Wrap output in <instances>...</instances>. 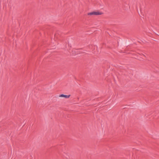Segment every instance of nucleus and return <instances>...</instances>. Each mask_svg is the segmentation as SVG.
I'll list each match as a JSON object with an SVG mask.
<instances>
[{"instance_id": "1", "label": "nucleus", "mask_w": 159, "mask_h": 159, "mask_svg": "<svg viewBox=\"0 0 159 159\" xmlns=\"http://www.w3.org/2000/svg\"><path fill=\"white\" fill-rule=\"evenodd\" d=\"M102 14V13L99 11H93L90 13H89L88 14V15H101Z\"/></svg>"}, {"instance_id": "2", "label": "nucleus", "mask_w": 159, "mask_h": 159, "mask_svg": "<svg viewBox=\"0 0 159 159\" xmlns=\"http://www.w3.org/2000/svg\"><path fill=\"white\" fill-rule=\"evenodd\" d=\"M63 156L66 157L67 159H70L71 158V156L70 155L69 153H64V154H63Z\"/></svg>"}, {"instance_id": "3", "label": "nucleus", "mask_w": 159, "mask_h": 159, "mask_svg": "<svg viewBox=\"0 0 159 159\" xmlns=\"http://www.w3.org/2000/svg\"><path fill=\"white\" fill-rule=\"evenodd\" d=\"M70 95H66L63 94L60 95L59 97H64L66 98H68L70 97Z\"/></svg>"}, {"instance_id": "4", "label": "nucleus", "mask_w": 159, "mask_h": 159, "mask_svg": "<svg viewBox=\"0 0 159 159\" xmlns=\"http://www.w3.org/2000/svg\"><path fill=\"white\" fill-rule=\"evenodd\" d=\"M67 45L68 46V48H67V49L70 50V48L71 47V46L69 44V43H68L67 44Z\"/></svg>"}, {"instance_id": "5", "label": "nucleus", "mask_w": 159, "mask_h": 159, "mask_svg": "<svg viewBox=\"0 0 159 159\" xmlns=\"http://www.w3.org/2000/svg\"><path fill=\"white\" fill-rule=\"evenodd\" d=\"M66 48H67V45L66 46Z\"/></svg>"}]
</instances>
